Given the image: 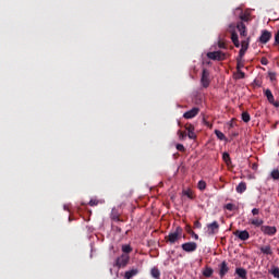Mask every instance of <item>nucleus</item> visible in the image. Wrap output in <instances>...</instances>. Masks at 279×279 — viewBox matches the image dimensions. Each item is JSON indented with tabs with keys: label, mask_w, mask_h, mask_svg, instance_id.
<instances>
[{
	"label": "nucleus",
	"mask_w": 279,
	"mask_h": 279,
	"mask_svg": "<svg viewBox=\"0 0 279 279\" xmlns=\"http://www.w3.org/2000/svg\"><path fill=\"white\" fill-rule=\"evenodd\" d=\"M182 232H184L182 227H177L174 231L170 232L166 236L167 243H170V245H173L174 243H178V241L182 239Z\"/></svg>",
	"instance_id": "f257e3e1"
},
{
	"label": "nucleus",
	"mask_w": 279,
	"mask_h": 279,
	"mask_svg": "<svg viewBox=\"0 0 279 279\" xmlns=\"http://www.w3.org/2000/svg\"><path fill=\"white\" fill-rule=\"evenodd\" d=\"M130 264V255L129 254H122L121 256L117 257L114 266L119 269H123L128 267Z\"/></svg>",
	"instance_id": "f03ea898"
},
{
	"label": "nucleus",
	"mask_w": 279,
	"mask_h": 279,
	"mask_svg": "<svg viewBox=\"0 0 279 279\" xmlns=\"http://www.w3.org/2000/svg\"><path fill=\"white\" fill-rule=\"evenodd\" d=\"M201 84L203 88H208L210 86V72L207 69H203Z\"/></svg>",
	"instance_id": "7ed1b4c3"
},
{
	"label": "nucleus",
	"mask_w": 279,
	"mask_h": 279,
	"mask_svg": "<svg viewBox=\"0 0 279 279\" xmlns=\"http://www.w3.org/2000/svg\"><path fill=\"white\" fill-rule=\"evenodd\" d=\"M235 10L236 12H240V23H250V21H252V14L250 13V11H243L241 8H238Z\"/></svg>",
	"instance_id": "20e7f679"
},
{
	"label": "nucleus",
	"mask_w": 279,
	"mask_h": 279,
	"mask_svg": "<svg viewBox=\"0 0 279 279\" xmlns=\"http://www.w3.org/2000/svg\"><path fill=\"white\" fill-rule=\"evenodd\" d=\"M218 233H219V222L217 220L207 225V234H209V236H215V234H218Z\"/></svg>",
	"instance_id": "39448f33"
},
{
	"label": "nucleus",
	"mask_w": 279,
	"mask_h": 279,
	"mask_svg": "<svg viewBox=\"0 0 279 279\" xmlns=\"http://www.w3.org/2000/svg\"><path fill=\"white\" fill-rule=\"evenodd\" d=\"M207 58H209V60H218L221 62V60H226V54L221 50L213 51L207 53Z\"/></svg>",
	"instance_id": "423d86ee"
},
{
	"label": "nucleus",
	"mask_w": 279,
	"mask_h": 279,
	"mask_svg": "<svg viewBox=\"0 0 279 279\" xmlns=\"http://www.w3.org/2000/svg\"><path fill=\"white\" fill-rule=\"evenodd\" d=\"M219 271L218 275L221 279L226 278L228 271H230V267L228 266V262L223 260L221 264H219Z\"/></svg>",
	"instance_id": "0eeeda50"
},
{
	"label": "nucleus",
	"mask_w": 279,
	"mask_h": 279,
	"mask_svg": "<svg viewBox=\"0 0 279 279\" xmlns=\"http://www.w3.org/2000/svg\"><path fill=\"white\" fill-rule=\"evenodd\" d=\"M183 252H196L197 251V243L196 242H186L181 245Z\"/></svg>",
	"instance_id": "6e6552de"
},
{
	"label": "nucleus",
	"mask_w": 279,
	"mask_h": 279,
	"mask_svg": "<svg viewBox=\"0 0 279 279\" xmlns=\"http://www.w3.org/2000/svg\"><path fill=\"white\" fill-rule=\"evenodd\" d=\"M247 49H250V37L247 39L241 41V49L239 51L238 57L243 58L245 56V53L247 52Z\"/></svg>",
	"instance_id": "1a4fd4ad"
},
{
	"label": "nucleus",
	"mask_w": 279,
	"mask_h": 279,
	"mask_svg": "<svg viewBox=\"0 0 279 279\" xmlns=\"http://www.w3.org/2000/svg\"><path fill=\"white\" fill-rule=\"evenodd\" d=\"M260 230L267 236H275L276 232H278V229L271 226H262Z\"/></svg>",
	"instance_id": "9d476101"
},
{
	"label": "nucleus",
	"mask_w": 279,
	"mask_h": 279,
	"mask_svg": "<svg viewBox=\"0 0 279 279\" xmlns=\"http://www.w3.org/2000/svg\"><path fill=\"white\" fill-rule=\"evenodd\" d=\"M269 40H271V32L267 29L262 31L259 43H262V45H267Z\"/></svg>",
	"instance_id": "9b49d317"
},
{
	"label": "nucleus",
	"mask_w": 279,
	"mask_h": 279,
	"mask_svg": "<svg viewBox=\"0 0 279 279\" xmlns=\"http://www.w3.org/2000/svg\"><path fill=\"white\" fill-rule=\"evenodd\" d=\"M199 114V108L197 107H194L192 108L191 110L186 111L184 114H183V118L184 119H195V117Z\"/></svg>",
	"instance_id": "f8f14e48"
},
{
	"label": "nucleus",
	"mask_w": 279,
	"mask_h": 279,
	"mask_svg": "<svg viewBox=\"0 0 279 279\" xmlns=\"http://www.w3.org/2000/svg\"><path fill=\"white\" fill-rule=\"evenodd\" d=\"M236 29L240 32V36L242 38H245L247 36V26H245V23L238 22L236 23Z\"/></svg>",
	"instance_id": "ddd939ff"
},
{
	"label": "nucleus",
	"mask_w": 279,
	"mask_h": 279,
	"mask_svg": "<svg viewBox=\"0 0 279 279\" xmlns=\"http://www.w3.org/2000/svg\"><path fill=\"white\" fill-rule=\"evenodd\" d=\"M185 130L187 132L189 138H191L192 141H195V138H197V135L195 134V126L193 124H186Z\"/></svg>",
	"instance_id": "4468645a"
},
{
	"label": "nucleus",
	"mask_w": 279,
	"mask_h": 279,
	"mask_svg": "<svg viewBox=\"0 0 279 279\" xmlns=\"http://www.w3.org/2000/svg\"><path fill=\"white\" fill-rule=\"evenodd\" d=\"M234 235L238 236V239H240V241H247V239H250V232H247V230L235 231Z\"/></svg>",
	"instance_id": "2eb2a0df"
},
{
	"label": "nucleus",
	"mask_w": 279,
	"mask_h": 279,
	"mask_svg": "<svg viewBox=\"0 0 279 279\" xmlns=\"http://www.w3.org/2000/svg\"><path fill=\"white\" fill-rule=\"evenodd\" d=\"M231 40H232L234 47H236V49H239V47H241V43L239 41V34H236V31L231 32Z\"/></svg>",
	"instance_id": "dca6fc26"
},
{
	"label": "nucleus",
	"mask_w": 279,
	"mask_h": 279,
	"mask_svg": "<svg viewBox=\"0 0 279 279\" xmlns=\"http://www.w3.org/2000/svg\"><path fill=\"white\" fill-rule=\"evenodd\" d=\"M134 276H138V268H133L131 270L125 271L124 278L125 279H132Z\"/></svg>",
	"instance_id": "f3484780"
},
{
	"label": "nucleus",
	"mask_w": 279,
	"mask_h": 279,
	"mask_svg": "<svg viewBox=\"0 0 279 279\" xmlns=\"http://www.w3.org/2000/svg\"><path fill=\"white\" fill-rule=\"evenodd\" d=\"M235 274L241 279H247V270L245 268H235Z\"/></svg>",
	"instance_id": "a211bd4d"
},
{
	"label": "nucleus",
	"mask_w": 279,
	"mask_h": 279,
	"mask_svg": "<svg viewBox=\"0 0 279 279\" xmlns=\"http://www.w3.org/2000/svg\"><path fill=\"white\" fill-rule=\"evenodd\" d=\"M236 193L243 194L247 191V184L245 182H241L235 187Z\"/></svg>",
	"instance_id": "6ab92c4d"
},
{
	"label": "nucleus",
	"mask_w": 279,
	"mask_h": 279,
	"mask_svg": "<svg viewBox=\"0 0 279 279\" xmlns=\"http://www.w3.org/2000/svg\"><path fill=\"white\" fill-rule=\"evenodd\" d=\"M213 274H215V270L209 266H206L203 270L204 278H213Z\"/></svg>",
	"instance_id": "aec40b11"
},
{
	"label": "nucleus",
	"mask_w": 279,
	"mask_h": 279,
	"mask_svg": "<svg viewBox=\"0 0 279 279\" xmlns=\"http://www.w3.org/2000/svg\"><path fill=\"white\" fill-rule=\"evenodd\" d=\"M262 254H265L266 256H271L274 254V251H271L270 245L262 246L260 248Z\"/></svg>",
	"instance_id": "412c9836"
},
{
	"label": "nucleus",
	"mask_w": 279,
	"mask_h": 279,
	"mask_svg": "<svg viewBox=\"0 0 279 279\" xmlns=\"http://www.w3.org/2000/svg\"><path fill=\"white\" fill-rule=\"evenodd\" d=\"M264 95L265 97L267 98V100L270 102V104H274V100L276 99L274 97V94L271 93V89H264Z\"/></svg>",
	"instance_id": "4be33fe9"
},
{
	"label": "nucleus",
	"mask_w": 279,
	"mask_h": 279,
	"mask_svg": "<svg viewBox=\"0 0 279 279\" xmlns=\"http://www.w3.org/2000/svg\"><path fill=\"white\" fill-rule=\"evenodd\" d=\"M150 276L154 279H160V269H158V267L151 268Z\"/></svg>",
	"instance_id": "5701e85b"
},
{
	"label": "nucleus",
	"mask_w": 279,
	"mask_h": 279,
	"mask_svg": "<svg viewBox=\"0 0 279 279\" xmlns=\"http://www.w3.org/2000/svg\"><path fill=\"white\" fill-rule=\"evenodd\" d=\"M245 64L243 63V57H238L236 58V71H241Z\"/></svg>",
	"instance_id": "b1692460"
},
{
	"label": "nucleus",
	"mask_w": 279,
	"mask_h": 279,
	"mask_svg": "<svg viewBox=\"0 0 279 279\" xmlns=\"http://www.w3.org/2000/svg\"><path fill=\"white\" fill-rule=\"evenodd\" d=\"M251 223H252V226H255L256 228H260V226H263L264 221H263V219L255 218V219L251 220Z\"/></svg>",
	"instance_id": "393cba45"
},
{
	"label": "nucleus",
	"mask_w": 279,
	"mask_h": 279,
	"mask_svg": "<svg viewBox=\"0 0 279 279\" xmlns=\"http://www.w3.org/2000/svg\"><path fill=\"white\" fill-rule=\"evenodd\" d=\"M235 80H245V72L241 71V70H236Z\"/></svg>",
	"instance_id": "a878e982"
},
{
	"label": "nucleus",
	"mask_w": 279,
	"mask_h": 279,
	"mask_svg": "<svg viewBox=\"0 0 279 279\" xmlns=\"http://www.w3.org/2000/svg\"><path fill=\"white\" fill-rule=\"evenodd\" d=\"M111 219L113 221H121V219H119V213L114 208L111 210Z\"/></svg>",
	"instance_id": "bb28decb"
},
{
	"label": "nucleus",
	"mask_w": 279,
	"mask_h": 279,
	"mask_svg": "<svg viewBox=\"0 0 279 279\" xmlns=\"http://www.w3.org/2000/svg\"><path fill=\"white\" fill-rule=\"evenodd\" d=\"M252 118L250 117V113L247 111L242 112V121H244V123H250V120Z\"/></svg>",
	"instance_id": "cd10ccee"
},
{
	"label": "nucleus",
	"mask_w": 279,
	"mask_h": 279,
	"mask_svg": "<svg viewBox=\"0 0 279 279\" xmlns=\"http://www.w3.org/2000/svg\"><path fill=\"white\" fill-rule=\"evenodd\" d=\"M222 160H225L226 165H230L232 162V159L230 158V154L228 153L222 154Z\"/></svg>",
	"instance_id": "c85d7f7f"
},
{
	"label": "nucleus",
	"mask_w": 279,
	"mask_h": 279,
	"mask_svg": "<svg viewBox=\"0 0 279 279\" xmlns=\"http://www.w3.org/2000/svg\"><path fill=\"white\" fill-rule=\"evenodd\" d=\"M215 134H216L217 138H219V141H226V135L223 134V132H221L219 130H215Z\"/></svg>",
	"instance_id": "c756f323"
},
{
	"label": "nucleus",
	"mask_w": 279,
	"mask_h": 279,
	"mask_svg": "<svg viewBox=\"0 0 279 279\" xmlns=\"http://www.w3.org/2000/svg\"><path fill=\"white\" fill-rule=\"evenodd\" d=\"M122 252L124 254H130L132 252V246H130V244L122 245Z\"/></svg>",
	"instance_id": "7c9ffc66"
},
{
	"label": "nucleus",
	"mask_w": 279,
	"mask_h": 279,
	"mask_svg": "<svg viewBox=\"0 0 279 279\" xmlns=\"http://www.w3.org/2000/svg\"><path fill=\"white\" fill-rule=\"evenodd\" d=\"M270 177L272 178V180H279V170L275 169L271 171Z\"/></svg>",
	"instance_id": "2f4dec72"
},
{
	"label": "nucleus",
	"mask_w": 279,
	"mask_h": 279,
	"mask_svg": "<svg viewBox=\"0 0 279 279\" xmlns=\"http://www.w3.org/2000/svg\"><path fill=\"white\" fill-rule=\"evenodd\" d=\"M183 195H185L186 197H189V199H194V195H193V191L187 190V191H183Z\"/></svg>",
	"instance_id": "473e14b6"
},
{
	"label": "nucleus",
	"mask_w": 279,
	"mask_h": 279,
	"mask_svg": "<svg viewBox=\"0 0 279 279\" xmlns=\"http://www.w3.org/2000/svg\"><path fill=\"white\" fill-rule=\"evenodd\" d=\"M198 189H199V191H206V181H204V180H201L199 182H198Z\"/></svg>",
	"instance_id": "72a5a7b5"
},
{
	"label": "nucleus",
	"mask_w": 279,
	"mask_h": 279,
	"mask_svg": "<svg viewBox=\"0 0 279 279\" xmlns=\"http://www.w3.org/2000/svg\"><path fill=\"white\" fill-rule=\"evenodd\" d=\"M178 136H179L180 141H184L186 138V132L178 131Z\"/></svg>",
	"instance_id": "f704fd0d"
},
{
	"label": "nucleus",
	"mask_w": 279,
	"mask_h": 279,
	"mask_svg": "<svg viewBox=\"0 0 279 279\" xmlns=\"http://www.w3.org/2000/svg\"><path fill=\"white\" fill-rule=\"evenodd\" d=\"M270 274L274 276V278H279V268L276 267L270 271Z\"/></svg>",
	"instance_id": "c9c22d12"
},
{
	"label": "nucleus",
	"mask_w": 279,
	"mask_h": 279,
	"mask_svg": "<svg viewBox=\"0 0 279 279\" xmlns=\"http://www.w3.org/2000/svg\"><path fill=\"white\" fill-rule=\"evenodd\" d=\"M234 207L235 206L232 203H229V204L225 205L226 210H230V211L234 210Z\"/></svg>",
	"instance_id": "e433bc0d"
},
{
	"label": "nucleus",
	"mask_w": 279,
	"mask_h": 279,
	"mask_svg": "<svg viewBox=\"0 0 279 279\" xmlns=\"http://www.w3.org/2000/svg\"><path fill=\"white\" fill-rule=\"evenodd\" d=\"M260 64H263V66H267V65L269 64V60H267L266 57H263V58L260 59Z\"/></svg>",
	"instance_id": "4c0bfd02"
},
{
	"label": "nucleus",
	"mask_w": 279,
	"mask_h": 279,
	"mask_svg": "<svg viewBox=\"0 0 279 279\" xmlns=\"http://www.w3.org/2000/svg\"><path fill=\"white\" fill-rule=\"evenodd\" d=\"M177 149L178 151H186V148H184V145L182 144H177Z\"/></svg>",
	"instance_id": "58836bf2"
},
{
	"label": "nucleus",
	"mask_w": 279,
	"mask_h": 279,
	"mask_svg": "<svg viewBox=\"0 0 279 279\" xmlns=\"http://www.w3.org/2000/svg\"><path fill=\"white\" fill-rule=\"evenodd\" d=\"M99 205V201L98 199H90L89 201V206H98Z\"/></svg>",
	"instance_id": "ea45409f"
},
{
	"label": "nucleus",
	"mask_w": 279,
	"mask_h": 279,
	"mask_svg": "<svg viewBox=\"0 0 279 279\" xmlns=\"http://www.w3.org/2000/svg\"><path fill=\"white\" fill-rule=\"evenodd\" d=\"M192 239H194L195 241L199 240V235L197 233H195V231H192V233H190Z\"/></svg>",
	"instance_id": "a19ab883"
},
{
	"label": "nucleus",
	"mask_w": 279,
	"mask_h": 279,
	"mask_svg": "<svg viewBox=\"0 0 279 279\" xmlns=\"http://www.w3.org/2000/svg\"><path fill=\"white\" fill-rule=\"evenodd\" d=\"M218 47H219V49H226V43H223L222 40H219Z\"/></svg>",
	"instance_id": "79ce46f5"
},
{
	"label": "nucleus",
	"mask_w": 279,
	"mask_h": 279,
	"mask_svg": "<svg viewBox=\"0 0 279 279\" xmlns=\"http://www.w3.org/2000/svg\"><path fill=\"white\" fill-rule=\"evenodd\" d=\"M253 86H257V88H260V86H262L260 81L259 80H254Z\"/></svg>",
	"instance_id": "37998d69"
},
{
	"label": "nucleus",
	"mask_w": 279,
	"mask_h": 279,
	"mask_svg": "<svg viewBox=\"0 0 279 279\" xmlns=\"http://www.w3.org/2000/svg\"><path fill=\"white\" fill-rule=\"evenodd\" d=\"M185 232H187V234H192L193 233V229L191 228L190 225L185 226Z\"/></svg>",
	"instance_id": "c03bdc74"
},
{
	"label": "nucleus",
	"mask_w": 279,
	"mask_h": 279,
	"mask_svg": "<svg viewBox=\"0 0 279 279\" xmlns=\"http://www.w3.org/2000/svg\"><path fill=\"white\" fill-rule=\"evenodd\" d=\"M275 45H279V31L275 35Z\"/></svg>",
	"instance_id": "a18cd8bd"
},
{
	"label": "nucleus",
	"mask_w": 279,
	"mask_h": 279,
	"mask_svg": "<svg viewBox=\"0 0 279 279\" xmlns=\"http://www.w3.org/2000/svg\"><path fill=\"white\" fill-rule=\"evenodd\" d=\"M269 77H270V82L276 81V73L270 72V73H269Z\"/></svg>",
	"instance_id": "49530a36"
},
{
	"label": "nucleus",
	"mask_w": 279,
	"mask_h": 279,
	"mask_svg": "<svg viewBox=\"0 0 279 279\" xmlns=\"http://www.w3.org/2000/svg\"><path fill=\"white\" fill-rule=\"evenodd\" d=\"M259 213H260V209H258V208L252 209V215H254V216L259 215Z\"/></svg>",
	"instance_id": "de8ad7c7"
},
{
	"label": "nucleus",
	"mask_w": 279,
	"mask_h": 279,
	"mask_svg": "<svg viewBox=\"0 0 279 279\" xmlns=\"http://www.w3.org/2000/svg\"><path fill=\"white\" fill-rule=\"evenodd\" d=\"M194 228H202V222H199V220L194 221Z\"/></svg>",
	"instance_id": "09e8293b"
},
{
	"label": "nucleus",
	"mask_w": 279,
	"mask_h": 279,
	"mask_svg": "<svg viewBox=\"0 0 279 279\" xmlns=\"http://www.w3.org/2000/svg\"><path fill=\"white\" fill-rule=\"evenodd\" d=\"M275 108H279V101H276V98L270 102Z\"/></svg>",
	"instance_id": "8fccbe9b"
}]
</instances>
